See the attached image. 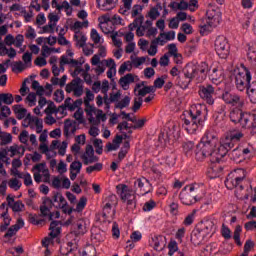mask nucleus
<instances>
[{
  "label": "nucleus",
  "mask_w": 256,
  "mask_h": 256,
  "mask_svg": "<svg viewBox=\"0 0 256 256\" xmlns=\"http://www.w3.org/2000/svg\"><path fill=\"white\" fill-rule=\"evenodd\" d=\"M219 138L211 132H206L201 138L199 144L196 146V159L203 161L210 157L211 163H221L219 157Z\"/></svg>",
  "instance_id": "f257e3e1"
},
{
  "label": "nucleus",
  "mask_w": 256,
  "mask_h": 256,
  "mask_svg": "<svg viewBox=\"0 0 256 256\" xmlns=\"http://www.w3.org/2000/svg\"><path fill=\"white\" fill-rule=\"evenodd\" d=\"M207 63L202 62L200 66H195L193 64H188L183 68V75L182 77H178V85L181 89H187L191 84L193 79H196L198 83L201 81H205L207 77Z\"/></svg>",
  "instance_id": "f03ea898"
},
{
  "label": "nucleus",
  "mask_w": 256,
  "mask_h": 256,
  "mask_svg": "<svg viewBox=\"0 0 256 256\" xmlns=\"http://www.w3.org/2000/svg\"><path fill=\"white\" fill-rule=\"evenodd\" d=\"M205 105L194 104L190 108V119H185L183 127L190 135H193L196 131L203 129V123H205Z\"/></svg>",
  "instance_id": "7ed1b4c3"
},
{
  "label": "nucleus",
  "mask_w": 256,
  "mask_h": 256,
  "mask_svg": "<svg viewBox=\"0 0 256 256\" xmlns=\"http://www.w3.org/2000/svg\"><path fill=\"white\" fill-rule=\"evenodd\" d=\"M246 177L247 172L245 171V169L238 168L232 171L225 181L227 189H236L235 195L238 199H249V193H244L243 185H241Z\"/></svg>",
  "instance_id": "20e7f679"
},
{
  "label": "nucleus",
  "mask_w": 256,
  "mask_h": 256,
  "mask_svg": "<svg viewBox=\"0 0 256 256\" xmlns=\"http://www.w3.org/2000/svg\"><path fill=\"white\" fill-rule=\"evenodd\" d=\"M199 188L201 191H204L205 186L201 184H192L185 186L182 191L180 192V201L183 205H193L197 203V201H201L203 199L204 193L199 194Z\"/></svg>",
  "instance_id": "39448f33"
},
{
  "label": "nucleus",
  "mask_w": 256,
  "mask_h": 256,
  "mask_svg": "<svg viewBox=\"0 0 256 256\" xmlns=\"http://www.w3.org/2000/svg\"><path fill=\"white\" fill-rule=\"evenodd\" d=\"M251 71L244 64L234 70V84L237 91H245L251 85Z\"/></svg>",
  "instance_id": "423d86ee"
},
{
  "label": "nucleus",
  "mask_w": 256,
  "mask_h": 256,
  "mask_svg": "<svg viewBox=\"0 0 256 256\" xmlns=\"http://www.w3.org/2000/svg\"><path fill=\"white\" fill-rule=\"evenodd\" d=\"M116 191L121 201L126 203L128 207H135L137 205V196L133 188H130L126 184H118L116 186Z\"/></svg>",
  "instance_id": "0eeeda50"
},
{
  "label": "nucleus",
  "mask_w": 256,
  "mask_h": 256,
  "mask_svg": "<svg viewBox=\"0 0 256 256\" xmlns=\"http://www.w3.org/2000/svg\"><path fill=\"white\" fill-rule=\"evenodd\" d=\"M144 19H145V17L138 16L128 26L130 31H135V29H136L137 37H145V35H147V31H148L149 27H153V21L146 20V22L143 24Z\"/></svg>",
  "instance_id": "6e6552de"
},
{
  "label": "nucleus",
  "mask_w": 256,
  "mask_h": 256,
  "mask_svg": "<svg viewBox=\"0 0 256 256\" xmlns=\"http://www.w3.org/2000/svg\"><path fill=\"white\" fill-rule=\"evenodd\" d=\"M215 51L220 59H227L231 53L229 41L225 36H218L215 40Z\"/></svg>",
  "instance_id": "1a4fd4ad"
},
{
  "label": "nucleus",
  "mask_w": 256,
  "mask_h": 256,
  "mask_svg": "<svg viewBox=\"0 0 256 256\" xmlns=\"http://www.w3.org/2000/svg\"><path fill=\"white\" fill-rule=\"evenodd\" d=\"M34 171V181L36 183H41L43 181L44 183H49L51 179V174L49 173V168H47V164L40 163L33 167Z\"/></svg>",
  "instance_id": "9d476101"
},
{
  "label": "nucleus",
  "mask_w": 256,
  "mask_h": 256,
  "mask_svg": "<svg viewBox=\"0 0 256 256\" xmlns=\"http://www.w3.org/2000/svg\"><path fill=\"white\" fill-rule=\"evenodd\" d=\"M23 127H29L35 133H43V119L28 114L22 123Z\"/></svg>",
  "instance_id": "9b49d317"
},
{
  "label": "nucleus",
  "mask_w": 256,
  "mask_h": 256,
  "mask_svg": "<svg viewBox=\"0 0 256 256\" xmlns=\"http://www.w3.org/2000/svg\"><path fill=\"white\" fill-rule=\"evenodd\" d=\"M235 147V142L230 138L229 134H227L224 138L219 142L218 140V159L222 161L223 157L231 151Z\"/></svg>",
  "instance_id": "f8f14e48"
},
{
  "label": "nucleus",
  "mask_w": 256,
  "mask_h": 256,
  "mask_svg": "<svg viewBox=\"0 0 256 256\" xmlns=\"http://www.w3.org/2000/svg\"><path fill=\"white\" fill-rule=\"evenodd\" d=\"M51 201L52 207H55L56 209H62L63 213L68 215L73 213V209L69 208L67 200H65V197H63V194L60 192H55Z\"/></svg>",
  "instance_id": "ddd939ff"
},
{
  "label": "nucleus",
  "mask_w": 256,
  "mask_h": 256,
  "mask_svg": "<svg viewBox=\"0 0 256 256\" xmlns=\"http://www.w3.org/2000/svg\"><path fill=\"white\" fill-rule=\"evenodd\" d=\"M85 111L90 123H99V121H105L106 119L103 110L97 109L95 106H86Z\"/></svg>",
  "instance_id": "4468645a"
},
{
  "label": "nucleus",
  "mask_w": 256,
  "mask_h": 256,
  "mask_svg": "<svg viewBox=\"0 0 256 256\" xmlns=\"http://www.w3.org/2000/svg\"><path fill=\"white\" fill-rule=\"evenodd\" d=\"M59 14L52 12L48 15V24L42 27V33H50L53 35L56 31H59V26H57V23H59Z\"/></svg>",
  "instance_id": "2eb2a0df"
},
{
  "label": "nucleus",
  "mask_w": 256,
  "mask_h": 256,
  "mask_svg": "<svg viewBox=\"0 0 256 256\" xmlns=\"http://www.w3.org/2000/svg\"><path fill=\"white\" fill-rule=\"evenodd\" d=\"M222 99L227 105H231V107H236L237 109H241L245 103L243 99L235 93L232 92H224L222 95Z\"/></svg>",
  "instance_id": "dca6fc26"
},
{
  "label": "nucleus",
  "mask_w": 256,
  "mask_h": 256,
  "mask_svg": "<svg viewBox=\"0 0 256 256\" xmlns=\"http://www.w3.org/2000/svg\"><path fill=\"white\" fill-rule=\"evenodd\" d=\"M78 244L77 239H72L71 241L63 242L60 246V255L67 256H77Z\"/></svg>",
  "instance_id": "f3484780"
},
{
  "label": "nucleus",
  "mask_w": 256,
  "mask_h": 256,
  "mask_svg": "<svg viewBox=\"0 0 256 256\" xmlns=\"http://www.w3.org/2000/svg\"><path fill=\"white\" fill-rule=\"evenodd\" d=\"M197 228L206 236L207 239L208 237H213L217 231V226L213 220H204L198 224Z\"/></svg>",
  "instance_id": "a211bd4d"
},
{
  "label": "nucleus",
  "mask_w": 256,
  "mask_h": 256,
  "mask_svg": "<svg viewBox=\"0 0 256 256\" xmlns=\"http://www.w3.org/2000/svg\"><path fill=\"white\" fill-rule=\"evenodd\" d=\"M66 93H73L74 97L83 95V80L76 78L66 85Z\"/></svg>",
  "instance_id": "6ab92c4d"
},
{
  "label": "nucleus",
  "mask_w": 256,
  "mask_h": 256,
  "mask_svg": "<svg viewBox=\"0 0 256 256\" xmlns=\"http://www.w3.org/2000/svg\"><path fill=\"white\" fill-rule=\"evenodd\" d=\"M81 159L84 165H92V163H98L99 157L95 156V149L93 146L87 145L84 153L81 155Z\"/></svg>",
  "instance_id": "aec40b11"
},
{
  "label": "nucleus",
  "mask_w": 256,
  "mask_h": 256,
  "mask_svg": "<svg viewBox=\"0 0 256 256\" xmlns=\"http://www.w3.org/2000/svg\"><path fill=\"white\" fill-rule=\"evenodd\" d=\"M199 95L201 99L208 103V105H213L215 103V100L213 99V95H215V88H213V86L208 85L201 87Z\"/></svg>",
  "instance_id": "412c9836"
},
{
  "label": "nucleus",
  "mask_w": 256,
  "mask_h": 256,
  "mask_svg": "<svg viewBox=\"0 0 256 256\" xmlns=\"http://www.w3.org/2000/svg\"><path fill=\"white\" fill-rule=\"evenodd\" d=\"M206 21L209 25L217 27L221 23V11L215 10L213 8L208 9L206 12Z\"/></svg>",
  "instance_id": "4be33fe9"
},
{
  "label": "nucleus",
  "mask_w": 256,
  "mask_h": 256,
  "mask_svg": "<svg viewBox=\"0 0 256 256\" xmlns=\"http://www.w3.org/2000/svg\"><path fill=\"white\" fill-rule=\"evenodd\" d=\"M0 219H3V224L0 225V231L3 233L11 225V217H9V211L5 203L0 205Z\"/></svg>",
  "instance_id": "5701e85b"
},
{
  "label": "nucleus",
  "mask_w": 256,
  "mask_h": 256,
  "mask_svg": "<svg viewBox=\"0 0 256 256\" xmlns=\"http://www.w3.org/2000/svg\"><path fill=\"white\" fill-rule=\"evenodd\" d=\"M73 55H74V53L72 50H67L66 55H63L61 57L60 65H62L63 67H64V65H70V67L79 68V65H81V63H79V61L73 59Z\"/></svg>",
  "instance_id": "b1692460"
},
{
  "label": "nucleus",
  "mask_w": 256,
  "mask_h": 256,
  "mask_svg": "<svg viewBox=\"0 0 256 256\" xmlns=\"http://www.w3.org/2000/svg\"><path fill=\"white\" fill-rule=\"evenodd\" d=\"M221 173H223L221 164H219V162H212L207 170V177H209V179H217V177H220Z\"/></svg>",
  "instance_id": "393cba45"
},
{
  "label": "nucleus",
  "mask_w": 256,
  "mask_h": 256,
  "mask_svg": "<svg viewBox=\"0 0 256 256\" xmlns=\"http://www.w3.org/2000/svg\"><path fill=\"white\" fill-rule=\"evenodd\" d=\"M118 2L119 0H96L97 7L100 11H112Z\"/></svg>",
  "instance_id": "a878e982"
},
{
  "label": "nucleus",
  "mask_w": 256,
  "mask_h": 256,
  "mask_svg": "<svg viewBox=\"0 0 256 256\" xmlns=\"http://www.w3.org/2000/svg\"><path fill=\"white\" fill-rule=\"evenodd\" d=\"M92 90L94 93H103L104 97L107 98V93L109 92V81L104 80L102 83L100 81H96L92 85Z\"/></svg>",
  "instance_id": "bb28decb"
},
{
  "label": "nucleus",
  "mask_w": 256,
  "mask_h": 256,
  "mask_svg": "<svg viewBox=\"0 0 256 256\" xmlns=\"http://www.w3.org/2000/svg\"><path fill=\"white\" fill-rule=\"evenodd\" d=\"M209 79L214 85H220L223 82V70L213 68L212 71H210Z\"/></svg>",
  "instance_id": "cd10ccee"
},
{
  "label": "nucleus",
  "mask_w": 256,
  "mask_h": 256,
  "mask_svg": "<svg viewBox=\"0 0 256 256\" xmlns=\"http://www.w3.org/2000/svg\"><path fill=\"white\" fill-rule=\"evenodd\" d=\"M24 226H25V221H23V219H21V218L18 219L17 222H16V224L13 225V226H11V227L7 230V232H6V234L4 235V237H5L6 239H11V237L17 235V231H19V229H22V227H24Z\"/></svg>",
  "instance_id": "c85d7f7f"
},
{
  "label": "nucleus",
  "mask_w": 256,
  "mask_h": 256,
  "mask_svg": "<svg viewBox=\"0 0 256 256\" xmlns=\"http://www.w3.org/2000/svg\"><path fill=\"white\" fill-rule=\"evenodd\" d=\"M53 209V200L51 198H44L43 204L40 206V213L43 217H49Z\"/></svg>",
  "instance_id": "c756f323"
},
{
  "label": "nucleus",
  "mask_w": 256,
  "mask_h": 256,
  "mask_svg": "<svg viewBox=\"0 0 256 256\" xmlns=\"http://www.w3.org/2000/svg\"><path fill=\"white\" fill-rule=\"evenodd\" d=\"M207 236L197 227L191 234V241L193 245H201Z\"/></svg>",
  "instance_id": "7c9ffc66"
},
{
  "label": "nucleus",
  "mask_w": 256,
  "mask_h": 256,
  "mask_svg": "<svg viewBox=\"0 0 256 256\" xmlns=\"http://www.w3.org/2000/svg\"><path fill=\"white\" fill-rule=\"evenodd\" d=\"M77 131V122L72 120H66L64 122V135L65 137H71V135H75Z\"/></svg>",
  "instance_id": "2f4dec72"
},
{
  "label": "nucleus",
  "mask_w": 256,
  "mask_h": 256,
  "mask_svg": "<svg viewBox=\"0 0 256 256\" xmlns=\"http://www.w3.org/2000/svg\"><path fill=\"white\" fill-rule=\"evenodd\" d=\"M7 55L10 59H15L17 57V51L14 48L7 49L5 42H0V56L5 57Z\"/></svg>",
  "instance_id": "473e14b6"
},
{
  "label": "nucleus",
  "mask_w": 256,
  "mask_h": 256,
  "mask_svg": "<svg viewBox=\"0 0 256 256\" xmlns=\"http://www.w3.org/2000/svg\"><path fill=\"white\" fill-rule=\"evenodd\" d=\"M74 77H82L87 85H91L93 83V79L88 72H85V69L76 68L73 72Z\"/></svg>",
  "instance_id": "72a5a7b5"
},
{
  "label": "nucleus",
  "mask_w": 256,
  "mask_h": 256,
  "mask_svg": "<svg viewBox=\"0 0 256 256\" xmlns=\"http://www.w3.org/2000/svg\"><path fill=\"white\" fill-rule=\"evenodd\" d=\"M134 91L137 93L138 97H145L148 93H155V87L144 86L141 88V84H137Z\"/></svg>",
  "instance_id": "f704fd0d"
},
{
  "label": "nucleus",
  "mask_w": 256,
  "mask_h": 256,
  "mask_svg": "<svg viewBox=\"0 0 256 256\" xmlns=\"http://www.w3.org/2000/svg\"><path fill=\"white\" fill-rule=\"evenodd\" d=\"M150 183L149 180L146 178H138L134 182V187H138L140 191H143L142 195H147L151 190H146L145 187H149Z\"/></svg>",
  "instance_id": "c9c22d12"
},
{
  "label": "nucleus",
  "mask_w": 256,
  "mask_h": 256,
  "mask_svg": "<svg viewBox=\"0 0 256 256\" xmlns=\"http://www.w3.org/2000/svg\"><path fill=\"white\" fill-rule=\"evenodd\" d=\"M119 83L122 89L127 91V89H129V85H131V83H135V77L133 74H126L124 77L120 78Z\"/></svg>",
  "instance_id": "e433bc0d"
},
{
  "label": "nucleus",
  "mask_w": 256,
  "mask_h": 256,
  "mask_svg": "<svg viewBox=\"0 0 256 256\" xmlns=\"http://www.w3.org/2000/svg\"><path fill=\"white\" fill-rule=\"evenodd\" d=\"M159 45H161V38L158 37L151 41L150 47L147 49V53L150 57H155V55H157Z\"/></svg>",
  "instance_id": "4c0bfd02"
},
{
  "label": "nucleus",
  "mask_w": 256,
  "mask_h": 256,
  "mask_svg": "<svg viewBox=\"0 0 256 256\" xmlns=\"http://www.w3.org/2000/svg\"><path fill=\"white\" fill-rule=\"evenodd\" d=\"M74 41H76V46L85 47V45H87V35L81 31H76L74 34Z\"/></svg>",
  "instance_id": "58836bf2"
},
{
  "label": "nucleus",
  "mask_w": 256,
  "mask_h": 256,
  "mask_svg": "<svg viewBox=\"0 0 256 256\" xmlns=\"http://www.w3.org/2000/svg\"><path fill=\"white\" fill-rule=\"evenodd\" d=\"M163 237L161 236H153L151 238V246L155 251H163L165 249V244L162 241Z\"/></svg>",
  "instance_id": "ea45409f"
},
{
  "label": "nucleus",
  "mask_w": 256,
  "mask_h": 256,
  "mask_svg": "<svg viewBox=\"0 0 256 256\" xmlns=\"http://www.w3.org/2000/svg\"><path fill=\"white\" fill-rule=\"evenodd\" d=\"M61 234V223L59 221H52L50 224V237H59Z\"/></svg>",
  "instance_id": "a19ab883"
},
{
  "label": "nucleus",
  "mask_w": 256,
  "mask_h": 256,
  "mask_svg": "<svg viewBox=\"0 0 256 256\" xmlns=\"http://www.w3.org/2000/svg\"><path fill=\"white\" fill-rule=\"evenodd\" d=\"M115 207L113 206H104L103 207V217L106 219V221H113L115 218Z\"/></svg>",
  "instance_id": "79ce46f5"
},
{
  "label": "nucleus",
  "mask_w": 256,
  "mask_h": 256,
  "mask_svg": "<svg viewBox=\"0 0 256 256\" xmlns=\"http://www.w3.org/2000/svg\"><path fill=\"white\" fill-rule=\"evenodd\" d=\"M247 95L251 101V103H256V81H253L246 88Z\"/></svg>",
  "instance_id": "37998d69"
},
{
  "label": "nucleus",
  "mask_w": 256,
  "mask_h": 256,
  "mask_svg": "<svg viewBox=\"0 0 256 256\" xmlns=\"http://www.w3.org/2000/svg\"><path fill=\"white\" fill-rule=\"evenodd\" d=\"M13 109L17 119L19 120L26 119L27 115H29L27 114V109H25V107H23L22 105H14Z\"/></svg>",
  "instance_id": "c03bdc74"
},
{
  "label": "nucleus",
  "mask_w": 256,
  "mask_h": 256,
  "mask_svg": "<svg viewBox=\"0 0 256 256\" xmlns=\"http://www.w3.org/2000/svg\"><path fill=\"white\" fill-rule=\"evenodd\" d=\"M219 251H217V248L215 244H211L206 246L200 253V256H215L218 255Z\"/></svg>",
  "instance_id": "a18cd8bd"
},
{
  "label": "nucleus",
  "mask_w": 256,
  "mask_h": 256,
  "mask_svg": "<svg viewBox=\"0 0 256 256\" xmlns=\"http://www.w3.org/2000/svg\"><path fill=\"white\" fill-rule=\"evenodd\" d=\"M130 63L132 65V67H134L135 69H139L141 67V65H143L145 63V61H147V57L142 56V57H135V56H131L130 57Z\"/></svg>",
  "instance_id": "49530a36"
},
{
  "label": "nucleus",
  "mask_w": 256,
  "mask_h": 256,
  "mask_svg": "<svg viewBox=\"0 0 256 256\" xmlns=\"http://www.w3.org/2000/svg\"><path fill=\"white\" fill-rule=\"evenodd\" d=\"M76 235H85L87 233V228L85 227V221L78 220L74 225Z\"/></svg>",
  "instance_id": "de8ad7c7"
},
{
  "label": "nucleus",
  "mask_w": 256,
  "mask_h": 256,
  "mask_svg": "<svg viewBox=\"0 0 256 256\" xmlns=\"http://www.w3.org/2000/svg\"><path fill=\"white\" fill-rule=\"evenodd\" d=\"M175 39V31H169L167 33L160 34V45H165L167 41H173Z\"/></svg>",
  "instance_id": "09e8293b"
},
{
  "label": "nucleus",
  "mask_w": 256,
  "mask_h": 256,
  "mask_svg": "<svg viewBox=\"0 0 256 256\" xmlns=\"http://www.w3.org/2000/svg\"><path fill=\"white\" fill-rule=\"evenodd\" d=\"M104 206L106 207H117V196L115 194L108 195L104 200Z\"/></svg>",
  "instance_id": "8fccbe9b"
},
{
  "label": "nucleus",
  "mask_w": 256,
  "mask_h": 256,
  "mask_svg": "<svg viewBox=\"0 0 256 256\" xmlns=\"http://www.w3.org/2000/svg\"><path fill=\"white\" fill-rule=\"evenodd\" d=\"M0 101H2V103H4V105H13L15 98L13 97V94H11V93H2V94H0Z\"/></svg>",
  "instance_id": "3c124183"
},
{
  "label": "nucleus",
  "mask_w": 256,
  "mask_h": 256,
  "mask_svg": "<svg viewBox=\"0 0 256 256\" xmlns=\"http://www.w3.org/2000/svg\"><path fill=\"white\" fill-rule=\"evenodd\" d=\"M181 135V129L179 126L172 124L170 125V130L168 132V137L174 138V139H179V136Z\"/></svg>",
  "instance_id": "603ef678"
},
{
  "label": "nucleus",
  "mask_w": 256,
  "mask_h": 256,
  "mask_svg": "<svg viewBox=\"0 0 256 256\" xmlns=\"http://www.w3.org/2000/svg\"><path fill=\"white\" fill-rule=\"evenodd\" d=\"M228 136L234 140V143L236 141H241V139H243V137H245V134H243V131L240 130H232L228 133Z\"/></svg>",
  "instance_id": "864d4df0"
},
{
  "label": "nucleus",
  "mask_w": 256,
  "mask_h": 256,
  "mask_svg": "<svg viewBox=\"0 0 256 256\" xmlns=\"http://www.w3.org/2000/svg\"><path fill=\"white\" fill-rule=\"evenodd\" d=\"M22 185L23 183L17 178H12L8 181V186L10 189H13V191H19Z\"/></svg>",
  "instance_id": "5fc2aeb1"
},
{
  "label": "nucleus",
  "mask_w": 256,
  "mask_h": 256,
  "mask_svg": "<svg viewBox=\"0 0 256 256\" xmlns=\"http://www.w3.org/2000/svg\"><path fill=\"white\" fill-rule=\"evenodd\" d=\"M32 89L36 91V95H39V97H43L45 93V88L39 84V81L33 80L32 81Z\"/></svg>",
  "instance_id": "6e6d98bb"
},
{
  "label": "nucleus",
  "mask_w": 256,
  "mask_h": 256,
  "mask_svg": "<svg viewBox=\"0 0 256 256\" xmlns=\"http://www.w3.org/2000/svg\"><path fill=\"white\" fill-rule=\"evenodd\" d=\"M103 170V163L100 162H95L94 165L88 166L86 168V173H88V175H91V173L99 172Z\"/></svg>",
  "instance_id": "4d7b16f0"
},
{
  "label": "nucleus",
  "mask_w": 256,
  "mask_h": 256,
  "mask_svg": "<svg viewBox=\"0 0 256 256\" xmlns=\"http://www.w3.org/2000/svg\"><path fill=\"white\" fill-rule=\"evenodd\" d=\"M132 69H133V66L131 64V61H126L120 65L118 69V73L119 75H125L126 71H131Z\"/></svg>",
  "instance_id": "13d9d810"
},
{
  "label": "nucleus",
  "mask_w": 256,
  "mask_h": 256,
  "mask_svg": "<svg viewBox=\"0 0 256 256\" xmlns=\"http://www.w3.org/2000/svg\"><path fill=\"white\" fill-rule=\"evenodd\" d=\"M168 255L173 256L177 251H179V245L177 244V241L171 240L168 244Z\"/></svg>",
  "instance_id": "bf43d9fd"
},
{
  "label": "nucleus",
  "mask_w": 256,
  "mask_h": 256,
  "mask_svg": "<svg viewBox=\"0 0 256 256\" xmlns=\"http://www.w3.org/2000/svg\"><path fill=\"white\" fill-rule=\"evenodd\" d=\"M26 103L29 107H35L37 105V94L31 92L26 97Z\"/></svg>",
  "instance_id": "052dcab7"
},
{
  "label": "nucleus",
  "mask_w": 256,
  "mask_h": 256,
  "mask_svg": "<svg viewBox=\"0 0 256 256\" xmlns=\"http://www.w3.org/2000/svg\"><path fill=\"white\" fill-rule=\"evenodd\" d=\"M156 207H157V202H155V200L151 199L143 205L142 209H143V211H145V213H149V211H153V209H155Z\"/></svg>",
  "instance_id": "680f3d73"
},
{
  "label": "nucleus",
  "mask_w": 256,
  "mask_h": 256,
  "mask_svg": "<svg viewBox=\"0 0 256 256\" xmlns=\"http://www.w3.org/2000/svg\"><path fill=\"white\" fill-rule=\"evenodd\" d=\"M197 214L196 210H193L191 213H189L185 219H184V225H186V227H189V225H193V222L195 221V215Z\"/></svg>",
  "instance_id": "e2e57ef3"
},
{
  "label": "nucleus",
  "mask_w": 256,
  "mask_h": 256,
  "mask_svg": "<svg viewBox=\"0 0 256 256\" xmlns=\"http://www.w3.org/2000/svg\"><path fill=\"white\" fill-rule=\"evenodd\" d=\"M0 139L3 143V145H9V143H11V141H13V136L7 132H1Z\"/></svg>",
  "instance_id": "0e129e2a"
},
{
  "label": "nucleus",
  "mask_w": 256,
  "mask_h": 256,
  "mask_svg": "<svg viewBox=\"0 0 256 256\" xmlns=\"http://www.w3.org/2000/svg\"><path fill=\"white\" fill-rule=\"evenodd\" d=\"M83 168V164L79 161H74L70 165L71 173H81V169Z\"/></svg>",
  "instance_id": "69168bd1"
},
{
  "label": "nucleus",
  "mask_w": 256,
  "mask_h": 256,
  "mask_svg": "<svg viewBox=\"0 0 256 256\" xmlns=\"http://www.w3.org/2000/svg\"><path fill=\"white\" fill-rule=\"evenodd\" d=\"M82 256H97V251L93 245H89L83 250Z\"/></svg>",
  "instance_id": "338daca9"
},
{
  "label": "nucleus",
  "mask_w": 256,
  "mask_h": 256,
  "mask_svg": "<svg viewBox=\"0 0 256 256\" xmlns=\"http://www.w3.org/2000/svg\"><path fill=\"white\" fill-rule=\"evenodd\" d=\"M90 37L92 41L96 44L103 43V38L99 35V32H97V30L95 29L91 30Z\"/></svg>",
  "instance_id": "774afa93"
}]
</instances>
